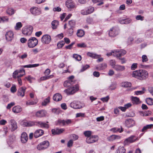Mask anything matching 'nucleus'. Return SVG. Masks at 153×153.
Here are the masks:
<instances>
[{
	"label": "nucleus",
	"mask_w": 153,
	"mask_h": 153,
	"mask_svg": "<svg viewBox=\"0 0 153 153\" xmlns=\"http://www.w3.org/2000/svg\"><path fill=\"white\" fill-rule=\"evenodd\" d=\"M50 102V97H48L44 100V101L42 102V105L43 106H45L49 103Z\"/></svg>",
	"instance_id": "obj_42"
},
{
	"label": "nucleus",
	"mask_w": 153,
	"mask_h": 153,
	"mask_svg": "<svg viewBox=\"0 0 153 153\" xmlns=\"http://www.w3.org/2000/svg\"><path fill=\"white\" fill-rule=\"evenodd\" d=\"M121 85L122 86L125 87H131V82H122Z\"/></svg>",
	"instance_id": "obj_34"
},
{
	"label": "nucleus",
	"mask_w": 153,
	"mask_h": 153,
	"mask_svg": "<svg viewBox=\"0 0 153 153\" xmlns=\"http://www.w3.org/2000/svg\"><path fill=\"white\" fill-rule=\"evenodd\" d=\"M25 79H26L30 82H32V80H34L35 78L33 77H31L30 76H28L26 77Z\"/></svg>",
	"instance_id": "obj_58"
},
{
	"label": "nucleus",
	"mask_w": 153,
	"mask_h": 153,
	"mask_svg": "<svg viewBox=\"0 0 153 153\" xmlns=\"http://www.w3.org/2000/svg\"><path fill=\"white\" fill-rule=\"evenodd\" d=\"M79 89V86L76 85L74 86L71 87L65 90L64 92L68 95H72L74 94Z\"/></svg>",
	"instance_id": "obj_2"
},
{
	"label": "nucleus",
	"mask_w": 153,
	"mask_h": 153,
	"mask_svg": "<svg viewBox=\"0 0 153 153\" xmlns=\"http://www.w3.org/2000/svg\"><path fill=\"white\" fill-rule=\"evenodd\" d=\"M120 136L119 135H112L108 137V141H112L115 140H119L120 139Z\"/></svg>",
	"instance_id": "obj_28"
},
{
	"label": "nucleus",
	"mask_w": 153,
	"mask_h": 153,
	"mask_svg": "<svg viewBox=\"0 0 153 153\" xmlns=\"http://www.w3.org/2000/svg\"><path fill=\"white\" fill-rule=\"evenodd\" d=\"M22 25L21 22H18L16 24L14 28L16 30H19L22 27Z\"/></svg>",
	"instance_id": "obj_39"
},
{
	"label": "nucleus",
	"mask_w": 153,
	"mask_h": 153,
	"mask_svg": "<svg viewBox=\"0 0 153 153\" xmlns=\"http://www.w3.org/2000/svg\"><path fill=\"white\" fill-rule=\"evenodd\" d=\"M47 113L46 111L42 110L37 111L36 114V115L39 117H42L45 116Z\"/></svg>",
	"instance_id": "obj_20"
},
{
	"label": "nucleus",
	"mask_w": 153,
	"mask_h": 153,
	"mask_svg": "<svg viewBox=\"0 0 153 153\" xmlns=\"http://www.w3.org/2000/svg\"><path fill=\"white\" fill-rule=\"evenodd\" d=\"M51 24L52 28L55 29L59 25V22L58 21L54 20L52 22Z\"/></svg>",
	"instance_id": "obj_35"
},
{
	"label": "nucleus",
	"mask_w": 153,
	"mask_h": 153,
	"mask_svg": "<svg viewBox=\"0 0 153 153\" xmlns=\"http://www.w3.org/2000/svg\"><path fill=\"white\" fill-rule=\"evenodd\" d=\"M62 98L61 95L59 93H57L53 95V99L54 101L58 102L61 100L62 99Z\"/></svg>",
	"instance_id": "obj_27"
},
{
	"label": "nucleus",
	"mask_w": 153,
	"mask_h": 153,
	"mask_svg": "<svg viewBox=\"0 0 153 153\" xmlns=\"http://www.w3.org/2000/svg\"><path fill=\"white\" fill-rule=\"evenodd\" d=\"M31 13L34 15H39L41 13V9L36 7H33L30 9Z\"/></svg>",
	"instance_id": "obj_10"
},
{
	"label": "nucleus",
	"mask_w": 153,
	"mask_h": 153,
	"mask_svg": "<svg viewBox=\"0 0 153 153\" xmlns=\"http://www.w3.org/2000/svg\"><path fill=\"white\" fill-rule=\"evenodd\" d=\"M21 140L22 143H26L28 140V137L27 134L25 132H23L21 136Z\"/></svg>",
	"instance_id": "obj_22"
},
{
	"label": "nucleus",
	"mask_w": 153,
	"mask_h": 153,
	"mask_svg": "<svg viewBox=\"0 0 153 153\" xmlns=\"http://www.w3.org/2000/svg\"><path fill=\"white\" fill-rule=\"evenodd\" d=\"M153 127V125L152 124L147 125L146 126L143 127L142 129V131L145 132L146 131L147 129H150Z\"/></svg>",
	"instance_id": "obj_36"
},
{
	"label": "nucleus",
	"mask_w": 153,
	"mask_h": 153,
	"mask_svg": "<svg viewBox=\"0 0 153 153\" xmlns=\"http://www.w3.org/2000/svg\"><path fill=\"white\" fill-rule=\"evenodd\" d=\"M65 44V42L63 41H60L57 44L58 48L59 49L62 48Z\"/></svg>",
	"instance_id": "obj_45"
},
{
	"label": "nucleus",
	"mask_w": 153,
	"mask_h": 153,
	"mask_svg": "<svg viewBox=\"0 0 153 153\" xmlns=\"http://www.w3.org/2000/svg\"><path fill=\"white\" fill-rule=\"evenodd\" d=\"M15 104V103L14 102H11L8 104L7 106V109H10L11 107L14 105Z\"/></svg>",
	"instance_id": "obj_64"
},
{
	"label": "nucleus",
	"mask_w": 153,
	"mask_h": 153,
	"mask_svg": "<svg viewBox=\"0 0 153 153\" xmlns=\"http://www.w3.org/2000/svg\"><path fill=\"white\" fill-rule=\"evenodd\" d=\"M131 99L132 102L134 104H137L139 102V99L137 97H131Z\"/></svg>",
	"instance_id": "obj_41"
},
{
	"label": "nucleus",
	"mask_w": 153,
	"mask_h": 153,
	"mask_svg": "<svg viewBox=\"0 0 153 153\" xmlns=\"http://www.w3.org/2000/svg\"><path fill=\"white\" fill-rule=\"evenodd\" d=\"M75 22L73 20H71L69 21L68 25L71 27H74L75 25Z\"/></svg>",
	"instance_id": "obj_62"
},
{
	"label": "nucleus",
	"mask_w": 153,
	"mask_h": 153,
	"mask_svg": "<svg viewBox=\"0 0 153 153\" xmlns=\"http://www.w3.org/2000/svg\"><path fill=\"white\" fill-rule=\"evenodd\" d=\"M76 34L78 37H80L84 36L85 33L83 30H78Z\"/></svg>",
	"instance_id": "obj_40"
},
{
	"label": "nucleus",
	"mask_w": 153,
	"mask_h": 153,
	"mask_svg": "<svg viewBox=\"0 0 153 153\" xmlns=\"http://www.w3.org/2000/svg\"><path fill=\"white\" fill-rule=\"evenodd\" d=\"M7 13L9 15H12L14 13L15 11L13 9L11 8H9L7 9Z\"/></svg>",
	"instance_id": "obj_47"
},
{
	"label": "nucleus",
	"mask_w": 153,
	"mask_h": 153,
	"mask_svg": "<svg viewBox=\"0 0 153 153\" xmlns=\"http://www.w3.org/2000/svg\"><path fill=\"white\" fill-rule=\"evenodd\" d=\"M73 57L76 60L78 61H80L82 59L81 56L75 54L73 55Z\"/></svg>",
	"instance_id": "obj_50"
},
{
	"label": "nucleus",
	"mask_w": 153,
	"mask_h": 153,
	"mask_svg": "<svg viewBox=\"0 0 153 153\" xmlns=\"http://www.w3.org/2000/svg\"><path fill=\"white\" fill-rule=\"evenodd\" d=\"M84 134L85 136L88 137H91V132L90 131H86L84 132Z\"/></svg>",
	"instance_id": "obj_54"
},
{
	"label": "nucleus",
	"mask_w": 153,
	"mask_h": 153,
	"mask_svg": "<svg viewBox=\"0 0 153 153\" xmlns=\"http://www.w3.org/2000/svg\"><path fill=\"white\" fill-rule=\"evenodd\" d=\"M53 77V75H51L48 76H44L43 77H41L40 78V81H43L46 80L48 79H51Z\"/></svg>",
	"instance_id": "obj_38"
},
{
	"label": "nucleus",
	"mask_w": 153,
	"mask_h": 153,
	"mask_svg": "<svg viewBox=\"0 0 153 153\" xmlns=\"http://www.w3.org/2000/svg\"><path fill=\"white\" fill-rule=\"evenodd\" d=\"M8 20L9 19L7 17H0V22H7L8 21Z\"/></svg>",
	"instance_id": "obj_52"
},
{
	"label": "nucleus",
	"mask_w": 153,
	"mask_h": 153,
	"mask_svg": "<svg viewBox=\"0 0 153 153\" xmlns=\"http://www.w3.org/2000/svg\"><path fill=\"white\" fill-rule=\"evenodd\" d=\"M116 88V84L115 83H112L109 87V89L111 90H114Z\"/></svg>",
	"instance_id": "obj_51"
},
{
	"label": "nucleus",
	"mask_w": 153,
	"mask_h": 153,
	"mask_svg": "<svg viewBox=\"0 0 153 153\" xmlns=\"http://www.w3.org/2000/svg\"><path fill=\"white\" fill-rule=\"evenodd\" d=\"M113 68L117 71H124L126 69L125 66L119 65H116L115 66L113 67Z\"/></svg>",
	"instance_id": "obj_26"
},
{
	"label": "nucleus",
	"mask_w": 153,
	"mask_h": 153,
	"mask_svg": "<svg viewBox=\"0 0 153 153\" xmlns=\"http://www.w3.org/2000/svg\"><path fill=\"white\" fill-rule=\"evenodd\" d=\"M142 61L144 62H146L148 60V59L146 55H143L142 56Z\"/></svg>",
	"instance_id": "obj_60"
},
{
	"label": "nucleus",
	"mask_w": 153,
	"mask_h": 153,
	"mask_svg": "<svg viewBox=\"0 0 153 153\" xmlns=\"http://www.w3.org/2000/svg\"><path fill=\"white\" fill-rule=\"evenodd\" d=\"M22 110V108L19 106H16L12 108L13 111L15 114L21 112Z\"/></svg>",
	"instance_id": "obj_29"
},
{
	"label": "nucleus",
	"mask_w": 153,
	"mask_h": 153,
	"mask_svg": "<svg viewBox=\"0 0 153 153\" xmlns=\"http://www.w3.org/2000/svg\"><path fill=\"white\" fill-rule=\"evenodd\" d=\"M88 56L91 57L95 59L99 58L97 61V62H102L103 60V59L102 58H100V55H98L95 53H93L90 52H88L87 53Z\"/></svg>",
	"instance_id": "obj_12"
},
{
	"label": "nucleus",
	"mask_w": 153,
	"mask_h": 153,
	"mask_svg": "<svg viewBox=\"0 0 153 153\" xmlns=\"http://www.w3.org/2000/svg\"><path fill=\"white\" fill-rule=\"evenodd\" d=\"M65 130L64 128H56V129H52L51 131L53 134H59L62 133Z\"/></svg>",
	"instance_id": "obj_23"
},
{
	"label": "nucleus",
	"mask_w": 153,
	"mask_h": 153,
	"mask_svg": "<svg viewBox=\"0 0 153 153\" xmlns=\"http://www.w3.org/2000/svg\"><path fill=\"white\" fill-rule=\"evenodd\" d=\"M49 145V142L47 140L44 141L39 144L37 146V149L39 150H44L47 148Z\"/></svg>",
	"instance_id": "obj_7"
},
{
	"label": "nucleus",
	"mask_w": 153,
	"mask_h": 153,
	"mask_svg": "<svg viewBox=\"0 0 153 153\" xmlns=\"http://www.w3.org/2000/svg\"><path fill=\"white\" fill-rule=\"evenodd\" d=\"M116 52L115 50H112L111 52L107 53L106 54V55L108 56L111 55H113L114 56H116Z\"/></svg>",
	"instance_id": "obj_48"
},
{
	"label": "nucleus",
	"mask_w": 153,
	"mask_h": 153,
	"mask_svg": "<svg viewBox=\"0 0 153 153\" xmlns=\"http://www.w3.org/2000/svg\"><path fill=\"white\" fill-rule=\"evenodd\" d=\"M116 56L119 57L124 55L126 53V51L124 50H115Z\"/></svg>",
	"instance_id": "obj_25"
},
{
	"label": "nucleus",
	"mask_w": 153,
	"mask_h": 153,
	"mask_svg": "<svg viewBox=\"0 0 153 153\" xmlns=\"http://www.w3.org/2000/svg\"><path fill=\"white\" fill-rule=\"evenodd\" d=\"M110 65L113 68V67L116 66V62L114 60H111L109 62Z\"/></svg>",
	"instance_id": "obj_56"
},
{
	"label": "nucleus",
	"mask_w": 153,
	"mask_h": 153,
	"mask_svg": "<svg viewBox=\"0 0 153 153\" xmlns=\"http://www.w3.org/2000/svg\"><path fill=\"white\" fill-rule=\"evenodd\" d=\"M37 103L36 102L28 100L26 101V105L27 106L33 105Z\"/></svg>",
	"instance_id": "obj_46"
},
{
	"label": "nucleus",
	"mask_w": 153,
	"mask_h": 153,
	"mask_svg": "<svg viewBox=\"0 0 153 153\" xmlns=\"http://www.w3.org/2000/svg\"><path fill=\"white\" fill-rule=\"evenodd\" d=\"M38 43L37 39L35 37L30 38L28 40L27 46L30 48H33L35 47Z\"/></svg>",
	"instance_id": "obj_3"
},
{
	"label": "nucleus",
	"mask_w": 153,
	"mask_h": 153,
	"mask_svg": "<svg viewBox=\"0 0 153 153\" xmlns=\"http://www.w3.org/2000/svg\"><path fill=\"white\" fill-rule=\"evenodd\" d=\"M6 39L8 42H11L14 38V33L12 31L7 32L5 35Z\"/></svg>",
	"instance_id": "obj_11"
},
{
	"label": "nucleus",
	"mask_w": 153,
	"mask_h": 153,
	"mask_svg": "<svg viewBox=\"0 0 153 153\" xmlns=\"http://www.w3.org/2000/svg\"><path fill=\"white\" fill-rule=\"evenodd\" d=\"M35 122L25 120L22 122V125L24 126L30 127L35 125Z\"/></svg>",
	"instance_id": "obj_18"
},
{
	"label": "nucleus",
	"mask_w": 153,
	"mask_h": 153,
	"mask_svg": "<svg viewBox=\"0 0 153 153\" xmlns=\"http://www.w3.org/2000/svg\"><path fill=\"white\" fill-rule=\"evenodd\" d=\"M74 76H71L68 77V81L71 85H73L75 83V81L74 80Z\"/></svg>",
	"instance_id": "obj_37"
},
{
	"label": "nucleus",
	"mask_w": 153,
	"mask_h": 153,
	"mask_svg": "<svg viewBox=\"0 0 153 153\" xmlns=\"http://www.w3.org/2000/svg\"><path fill=\"white\" fill-rule=\"evenodd\" d=\"M26 88L25 87H22L20 88L18 91V95L21 97H23L25 95V91Z\"/></svg>",
	"instance_id": "obj_21"
},
{
	"label": "nucleus",
	"mask_w": 153,
	"mask_h": 153,
	"mask_svg": "<svg viewBox=\"0 0 153 153\" xmlns=\"http://www.w3.org/2000/svg\"><path fill=\"white\" fill-rule=\"evenodd\" d=\"M107 64L105 63H103L97 66L96 68L97 70L100 71L105 69L107 67Z\"/></svg>",
	"instance_id": "obj_31"
},
{
	"label": "nucleus",
	"mask_w": 153,
	"mask_h": 153,
	"mask_svg": "<svg viewBox=\"0 0 153 153\" xmlns=\"http://www.w3.org/2000/svg\"><path fill=\"white\" fill-rule=\"evenodd\" d=\"M126 149L122 146H119L116 151V153H126Z\"/></svg>",
	"instance_id": "obj_32"
},
{
	"label": "nucleus",
	"mask_w": 153,
	"mask_h": 153,
	"mask_svg": "<svg viewBox=\"0 0 153 153\" xmlns=\"http://www.w3.org/2000/svg\"><path fill=\"white\" fill-rule=\"evenodd\" d=\"M98 137L96 135H92L91 137H87L86 142L88 143H91L95 142L97 140Z\"/></svg>",
	"instance_id": "obj_15"
},
{
	"label": "nucleus",
	"mask_w": 153,
	"mask_h": 153,
	"mask_svg": "<svg viewBox=\"0 0 153 153\" xmlns=\"http://www.w3.org/2000/svg\"><path fill=\"white\" fill-rule=\"evenodd\" d=\"M125 123L127 127L130 128L134 126L135 125V122L132 119H128L126 120Z\"/></svg>",
	"instance_id": "obj_13"
},
{
	"label": "nucleus",
	"mask_w": 153,
	"mask_h": 153,
	"mask_svg": "<svg viewBox=\"0 0 153 153\" xmlns=\"http://www.w3.org/2000/svg\"><path fill=\"white\" fill-rule=\"evenodd\" d=\"M89 67V66L88 65H83L82 66V68L80 70L81 72H83L85 71L87 68Z\"/></svg>",
	"instance_id": "obj_63"
},
{
	"label": "nucleus",
	"mask_w": 153,
	"mask_h": 153,
	"mask_svg": "<svg viewBox=\"0 0 153 153\" xmlns=\"http://www.w3.org/2000/svg\"><path fill=\"white\" fill-rule=\"evenodd\" d=\"M70 106L75 109H79L83 108L85 104L84 103L80 102L74 101L70 103Z\"/></svg>",
	"instance_id": "obj_4"
},
{
	"label": "nucleus",
	"mask_w": 153,
	"mask_h": 153,
	"mask_svg": "<svg viewBox=\"0 0 153 153\" xmlns=\"http://www.w3.org/2000/svg\"><path fill=\"white\" fill-rule=\"evenodd\" d=\"M58 122L63 126H65L71 124L73 122V120L71 119H67L65 120H59L58 121Z\"/></svg>",
	"instance_id": "obj_19"
},
{
	"label": "nucleus",
	"mask_w": 153,
	"mask_h": 153,
	"mask_svg": "<svg viewBox=\"0 0 153 153\" xmlns=\"http://www.w3.org/2000/svg\"><path fill=\"white\" fill-rule=\"evenodd\" d=\"M51 36L48 34L43 35L41 39L42 43L45 44H49L51 42Z\"/></svg>",
	"instance_id": "obj_8"
},
{
	"label": "nucleus",
	"mask_w": 153,
	"mask_h": 153,
	"mask_svg": "<svg viewBox=\"0 0 153 153\" xmlns=\"http://www.w3.org/2000/svg\"><path fill=\"white\" fill-rule=\"evenodd\" d=\"M35 123V125L41 128H48L49 127L47 123L42 121H36Z\"/></svg>",
	"instance_id": "obj_16"
},
{
	"label": "nucleus",
	"mask_w": 153,
	"mask_h": 153,
	"mask_svg": "<svg viewBox=\"0 0 153 153\" xmlns=\"http://www.w3.org/2000/svg\"><path fill=\"white\" fill-rule=\"evenodd\" d=\"M146 102L147 104L150 105H153V99L150 98H147L146 99Z\"/></svg>",
	"instance_id": "obj_44"
},
{
	"label": "nucleus",
	"mask_w": 153,
	"mask_h": 153,
	"mask_svg": "<svg viewBox=\"0 0 153 153\" xmlns=\"http://www.w3.org/2000/svg\"><path fill=\"white\" fill-rule=\"evenodd\" d=\"M110 131L114 133H117L118 132L121 133L123 131V129L121 127L120 128H111Z\"/></svg>",
	"instance_id": "obj_33"
},
{
	"label": "nucleus",
	"mask_w": 153,
	"mask_h": 153,
	"mask_svg": "<svg viewBox=\"0 0 153 153\" xmlns=\"http://www.w3.org/2000/svg\"><path fill=\"white\" fill-rule=\"evenodd\" d=\"M9 123L11 127L10 129L12 131H14L17 128V123L14 120L12 119L9 121Z\"/></svg>",
	"instance_id": "obj_14"
},
{
	"label": "nucleus",
	"mask_w": 153,
	"mask_h": 153,
	"mask_svg": "<svg viewBox=\"0 0 153 153\" xmlns=\"http://www.w3.org/2000/svg\"><path fill=\"white\" fill-rule=\"evenodd\" d=\"M132 76L133 77L140 80H145L148 77L149 73L146 70L139 69L134 71Z\"/></svg>",
	"instance_id": "obj_1"
},
{
	"label": "nucleus",
	"mask_w": 153,
	"mask_h": 153,
	"mask_svg": "<svg viewBox=\"0 0 153 153\" xmlns=\"http://www.w3.org/2000/svg\"><path fill=\"white\" fill-rule=\"evenodd\" d=\"M86 9L88 14L92 13L94 10V7H89Z\"/></svg>",
	"instance_id": "obj_55"
},
{
	"label": "nucleus",
	"mask_w": 153,
	"mask_h": 153,
	"mask_svg": "<svg viewBox=\"0 0 153 153\" xmlns=\"http://www.w3.org/2000/svg\"><path fill=\"white\" fill-rule=\"evenodd\" d=\"M119 32V28L116 27H113L111 29L109 32V36L111 37H114L117 35Z\"/></svg>",
	"instance_id": "obj_9"
},
{
	"label": "nucleus",
	"mask_w": 153,
	"mask_h": 153,
	"mask_svg": "<svg viewBox=\"0 0 153 153\" xmlns=\"http://www.w3.org/2000/svg\"><path fill=\"white\" fill-rule=\"evenodd\" d=\"M138 137L132 135L126 139L124 141V145H127L130 143H133L135 141L138 140Z\"/></svg>",
	"instance_id": "obj_6"
},
{
	"label": "nucleus",
	"mask_w": 153,
	"mask_h": 153,
	"mask_svg": "<svg viewBox=\"0 0 153 153\" xmlns=\"http://www.w3.org/2000/svg\"><path fill=\"white\" fill-rule=\"evenodd\" d=\"M65 5L70 10L75 7V4L71 0H67L65 2Z\"/></svg>",
	"instance_id": "obj_17"
},
{
	"label": "nucleus",
	"mask_w": 153,
	"mask_h": 153,
	"mask_svg": "<svg viewBox=\"0 0 153 153\" xmlns=\"http://www.w3.org/2000/svg\"><path fill=\"white\" fill-rule=\"evenodd\" d=\"M76 117H85V113H79L76 114Z\"/></svg>",
	"instance_id": "obj_49"
},
{
	"label": "nucleus",
	"mask_w": 153,
	"mask_h": 153,
	"mask_svg": "<svg viewBox=\"0 0 153 153\" xmlns=\"http://www.w3.org/2000/svg\"><path fill=\"white\" fill-rule=\"evenodd\" d=\"M137 67V63H133L131 66V69L132 70L136 69Z\"/></svg>",
	"instance_id": "obj_61"
},
{
	"label": "nucleus",
	"mask_w": 153,
	"mask_h": 153,
	"mask_svg": "<svg viewBox=\"0 0 153 153\" xmlns=\"http://www.w3.org/2000/svg\"><path fill=\"white\" fill-rule=\"evenodd\" d=\"M33 30V27L32 26H26L22 28V32L25 36H29L32 34Z\"/></svg>",
	"instance_id": "obj_5"
},
{
	"label": "nucleus",
	"mask_w": 153,
	"mask_h": 153,
	"mask_svg": "<svg viewBox=\"0 0 153 153\" xmlns=\"http://www.w3.org/2000/svg\"><path fill=\"white\" fill-rule=\"evenodd\" d=\"M86 22L89 24H92L94 23L93 19L90 17H88L86 19Z\"/></svg>",
	"instance_id": "obj_57"
},
{
	"label": "nucleus",
	"mask_w": 153,
	"mask_h": 153,
	"mask_svg": "<svg viewBox=\"0 0 153 153\" xmlns=\"http://www.w3.org/2000/svg\"><path fill=\"white\" fill-rule=\"evenodd\" d=\"M44 131L42 129H38L34 133V135L35 138H37L43 135Z\"/></svg>",
	"instance_id": "obj_24"
},
{
	"label": "nucleus",
	"mask_w": 153,
	"mask_h": 153,
	"mask_svg": "<svg viewBox=\"0 0 153 153\" xmlns=\"http://www.w3.org/2000/svg\"><path fill=\"white\" fill-rule=\"evenodd\" d=\"M22 72H23L24 73H25V71L24 69L20 70H16L15 71L13 74V78L16 79L17 76L19 74L22 73Z\"/></svg>",
	"instance_id": "obj_30"
},
{
	"label": "nucleus",
	"mask_w": 153,
	"mask_h": 153,
	"mask_svg": "<svg viewBox=\"0 0 153 153\" xmlns=\"http://www.w3.org/2000/svg\"><path fill=\"white\" fill-rule=\"evenodd\" d=\"M144 89H143V90L142 91H135L134 92V94L136 95H141L143 94L144 93Z\"/></svg>",
	"instance_id": "obj_59"
},
{
	"label": "nucleus",
	"mask_w": 153,
	"mask_h": 153,
	"mask_svg": "<svg viewBox=\"0 0 153 153\" xmlns=\"http://www.w3.org/2000/svg\"><path fill=\"white\" fill-rule=\"evenodd\" d=\"M16 91L17 89L16 88V85H13L10 88L11 92L12 93H14Z\"/></svg>",
	"instance_id": "obj_53"
},
{
	"label": "nucleus",
	"mask_w": 153,
	"mask_h": 153,
	"mask_svg": "<svg viewBox=\"0 0 153 153\" xmlns=\"http://www.w3.org/2000/svg\"><path fill=\"white\" fill-rule=\"evenodd\" d=\"M39 64H29L24 66L23 67L24 68H33L37 67L39 66Z\"/></svg>",
	"instance_id": "obj_43"
}]
</instances>
